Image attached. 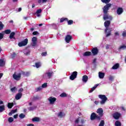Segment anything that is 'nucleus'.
<instances>
[{"mask_svg": "<svg viewBox=\"0 0 126 126\" xmlns=\"http://www.w3.org/2000/svg\"><path fill=\"white\" fill-rule=\"evenodd\" d=\"M110 24L111 21H106L104 22V26L106 28L104 32L106 37H110L112 35V29L109 28Z\"/></svg>", "mask_w": 126, "mask_h": 126, "instance_id": "obj_1", "label": "nucleus"}, {"mask_svg": "<svg viewBox=\"0 0 126 126\" xmlns=\"http://www.w3.org/2000/svg\"><path fill=\"white\" fill-rule=\"evenodd\" d=\"M98 97L101 99V101H100V104H101V105H104V104L106 103L107 100H108V98H107L105 95L99 94Z\"/></svg>", "mask_w": 126, "mask_h": 126, "instance_id": "obj_2", "label": "nucleus"}, {"mask_svg": "<svg viewBox=\"0 0 126 126\" xmlns=\"http://www.w3.org/2000/svg\"><path fill=\"white\" fill-rule=\"evenodd\" d=\"M21 74H22V72H15L13 75V77L15 80H20L21 78Z\"/></svg>", "mask_w": 126, "mask_h": 126, "instance_id": "obj_3", "label": "nucleus"}, {"mask_svg": "<svg viewBox=\"0 0 126 126\" xmlns=\"http://www.w3.org/2000/svg\"><path fill=\"white\" fill-rule=\"evenodd\" d=\"M111 6H112V4L108 3L103 7V11L104 14L108 13V11L110 9V7H111Z\"/></svg>", "mask_w": 126, "mask_h": 126, "instance_id": "obj_4", "label": "nucleus"}, {"mask_svg": "<svg viewBox=\"0 0 126 126\" xmlns=\"http://www.w3.org/2000/svg\"><path fill=\"white\" fill-rule=\"evenodd\" d=\"M53 76V72H47L43 75L44 79H50Z\"/></svg>", "mask_w": 126, "mask_h": 126, "instance_id": "obj_5", "label": "nucleus"}, {"mask_svg": "<svg viewBox=\"0 0 126 126\" xmlns=\"http://www.w3.org/2000/svg\"><path fill=\"white\" fill-rule=\"evenodd\" d=\"M28 44V39L26 38L24 40L19 42L18 45L19 47H24V46H26Z\"/></svg>", "mask_w": 126, "mask_h": 126, "instance_id": "obj_6", "label": "nucleus"}, {"mask_svg": "<svg viewBox=\"0 0 126 126\" xmlns=\"http://www.w3.org/2000/svg\"><path fill=\"white\" fill-rule=\"evenodd\" d=\"M48 100L49 102L50 105H54V104H55L56 102V101H57V98L50 96L48 98Z\"/></svg>", "mask_w": 126, "mask_h": 126, "instance_id": "obj_7", "label": "nucleus"}, {"mask_svg": "<svg viewBox=\"0 0 126 126\" xmlns=\"http://www.w3.org/2000/svg\"><path fill=\"white\" fill-rule=\"evenodd\" d=\"M72 39V36L69 34L66 35V36L65 37V41L66 43H69V42L71 41Z\"/></svg>", "mask_w": 126, "mask_h": 126, "instance_id": "obj_8", "label": "nucleus"}, {"mask_svg": "<svg viewBox=\"0 0 126 126\" xmlns=\"http://www.w3.org/2000/svg\"><path fill=\"white\" fill-rule=\"evenodd\" d=\"M32 47H35L37 45V37H33L32 39Z\"/></svg>", "mask_w": 126, "mask_h": 126, "instance_id": "obj_9", "label": "nucleus"}, {"mask_svg": "<svg viewBox=\"0 0 126 126\" xmlns=\"http://www.w3.org/2000/svg\"><path fill=\"white\" fill-rule=\"evenodd\" d=\"M77 76V72L76 71H74L71 75L70 76V79L71 80H74L76 77Z\"/></svg>", "mask_w": 126, "mask_h": 126, "instance_id": "obj_10", "label": "nucleus"}, {"mask_svg": "<svg viewBox=\"0 0 126 126\" xmlns=\"http://www.w3.org/2000/svg\"><path fill=\"white\" fill-rule=\"evenodd\" d=\"M103 19L104 20H107V19H108V20H112L113 17L112 16L110 15H108L107 13L104 15L103 16Z\"/></svg>", "mask_w": 126, "mask_h": 126, "instance_id": "obj_11", "label": "nucleus"}, {"mask_svg": "<svg viewBox=\"0 0 126 126\" xmlns=\"http://www.w3.org/2000/svg\"><path fill=\"white\" fill-rule=\"evenodd\" d=\"M113 117L115 120H119L121 117V114L119 112H115L113 114Z\"/></svg>", "mask_w": 126, "mask_h": 126, "instance_id": "obj_12", "label": "nucleus"}, {"mask_svg": "<svg viewBox=\"0 0 126 126\" xmlns=\"http://www.w3.org/2000/svg\"><path fill=\"white\" fill-rule=\"evenodd\" d=\"M103 112L104 111L102 108H98L97 110L96 113L99 115V117H102L104 115Z\"/></svg>", "mask_w": 126, "mask_h": 126, "instance_id": "obj_13", "label": "nucleus"}, {"mask_svg": "<svg viewBox=\"0 0 126 126\" xmlns=\"http://www.w3.org/2000/svg\"><path fill=\"white\" fill-rule=\"evenodd\" d=\"M98 77L100 79H103L104 77H105V73H103L102 72H98Z\"/></svg>", "mask_w": 126, "mask_h": 126, "instance_id": "obj_14", "label": "nucleus"}, {"mask_svg": "<svg viewBox=\"0 0 126 126\" xmlns=\"http://www.w3.org/2000/svg\"><path fill=\"white\" fill-rule=\"evenodd\" d=\"M41 13H42V9H39L36 10V12L34 14H36L37 17H40V16H41Z\"/></svg>", "mask_w": 126, "mask_h": 126, "instance_id": "obj_15", "label": "nucleus"}, {"mask_svg": "<svg viewBox=\"0 0 126 126\" xmlns=\"http://www.w3.org/2000/svg\"><path fill=\"white\" fill-rule=\"evenodd\" d=\"M92 53L93 54L94 56H95V55L98 54V49H97V48H94L92 50Z\"/></svg>", "mask_w": 126, "mask_h": 126, "instance_id": "obj_16", "label": "nucleus"}, {"mask_svg": "<svg viewBox=\"0 0 126 126\" xmlns=\"http://www.w3.org/2000/svg\"><path fill=\"white\" fill-rule=\"evenodd\" d=\"M124 10H123V8H118L117 11V13L118 14V15H121L122 13H123Z\"/></svg>", "mask_w": 126, "mask_h": 126, "instance_id": "obj_17", "label": "nucleus"}, {"mask_svg": "<svg viewBox=\"0 0 126 126\" xmlns=\"http://www.w3.org/2000/svg\"><path fill=\"white\" fill-rule=\"evenodd\" d=\"M22 97V93H18L15 96L16 100H19Z\"/></svg>", "mask_w": 126, "mask_h": 126, "instance_id": "obj_18", "label": "nucleus"}, {"mask_svg": "<svg viewBox=\"0 0 126 126\" xmlns=\"http://www.w3.org/2000/svg\"><path fill=\"white\" fill-rule=\"evenodd\" d=\"M88 81V76L87 75H84L82 78V81L83 82H85L86 83Z\"/></svg>", "mask_w": 126, "mask_h": 126, "instance_id": "obj_19", "label": "nucleus"}, {"mask_svg": "<svg viewBox=\"0 0 126 126\" xmlns=\"http://www.w3.org/2000/svg\"><path fill=\"white\" fill-rule=\"evenodd\" d=\"M95 119H97V116H96L95 113H93L91 115V120L93 121V120H95Z\"/></svg>", "mask_w": 126, "mask_h": 126, "instance_id": "obj_20", "label": "nucleus"}, {"mask_svg": "<svg viewBox=\"0 0 126 126\" xmlns=\"http://www.w3.org/2000/svg\"><path fill=\"white\" fill-rule=\"evenodd\" d=\"M65 116V114L63 112H60L58 114V118H63Z\"/></svg>", "mask_w": 126, "mask_h": 126, "instance_id": "obj_21", "label": "nucleus"}, {"mask_svg": "<svg viewBox=\"0 0 126 126\" xmlns=\"http://www.w3.org/2000/svg\"><path fill=\"white\" fill-rule=\"evenodd\" d=\"M24 54L26 56H29V55H30V50H29V49H25L24 50Z\"/></svg>", "mask_w": 126, "mask_h": 126, "instance_id": "obj_22", "label": "nucleus"}, {"mask_svg": "<svg viewBox=\"0 0 126 126\" xmlns=\"http://www.w3.org/2000/svg\"><path fill=\"white\" fill-rule=\"evenodd\" d=\"M83 57H89V56H91V52H86L83 54Z\"/></svg>", "mask_w": 126, "mask_h": 126, "instance_id": "obj_23", "label": "nucleus"}, {"mask_svg": "<svg viewBox=\"0 0 126 126\" xmlns=\"http://www.w3.org/2000/svg\"><path fill=\"white\" fill-rule=\"evenodd\" d=\"M5 64V62L3 59H0V66H3Z\"/></svg>", "mask_w": 126, "mask_h": 126, "instance_id": "obj_24", "label": "nucleus"}, {"mask_svg": "<svg viewBox=\"0 0 126 126\" xmlns=\"http://www.w3.org/2000/svg\"><path fill=\"white\" fill-rule=\"evenodd\" d=\"M98 86H99V84H96L94 87H93L91 90L90 91V93H92V92H93V91H94V90H95L96 88L98 87Z\"/></svg>", "mask_w": 126, "mask_h": 126, "instance_id": "obj_25", "label": "nucleus"}, {"mask_svg": "<svg viewBox=\"0 0 126 126\" xmlns=\"http://www.w3.org/2000/svg\"><path fill=\"white\" fill-rule=\"evenodd\" d=\"M98 86H99V84H96L94 87H93L91 90L90 91V93H92V92H93V91H94V90H95L96 88L98 87Z\"/></svg>", "mask_w": 126, "mask_h": 126, "instance_id": "obj_26", "label": "nucleus"}, {"mask_svg": "<svg viewBox=\"0 0 126 126\" xmlns=\"http://www.w3.org/2000/svg\"><path fill=\"white\" fill-rule=\"evenodd\" d=\"M32 122H40V118L39 117H34L32 119Z\"/></svg>", "mask_w": 126, "mask_h": 126, "instance_id": "obj_27", "label": "nucleus"}, {"mask_svg": "<svg viewBox=\"0 0 126 126\" xmlns=\"http://www.w3.org/2000/svg\"><path fill=\"white\" fill-rule=\"evenodd\" d=\"M119 63H116L113 66H112V69H118V68H119Z\"/></svg>", "mask_w": 126, "mask_h": 126, "instance_id": "obj_28", "label": "nucleus"}, {"mask_svg": "<svg viewBox=\"0 0 126 126\" xmlns=\"http://www.w3.org/2000/svg\"><path fill=\"white\" fill-rule=\"evenodd\" d=\"M16 112H17V109L12 110L10 113H9L8 115L9 116H12V114H14L15 113H16Z\"/></svg>", "mask_w": 126, "mask_h": 126, "instance_id": "obj_29", "label": "nucleus"}, {"mask_svg": "<svg viewBox=\"0 0 126 126\" xmlns=\"http://www.w3.org/2000/svg\"><path fill=\"white\" fill-rule=\"evenodd\" d=\"M115 126H122V123L119 121L115 122Z\"/></svg>", "mask_w": 126, "mask_h": 126, "instance_id": "obj_30", "label": "nucleus"}, {"mask_svg": "<svg viewBox=\"0 0 126 126\" xmlns=\"http://www.w3.org/2000/svg\"><path fill=\"white\" fill-rule=\"evenodd\" d=\"M13 103H8L7 107L9 108V109H11L12 107H13Z\"/></svg>", "mask_w": 126, "mask_h": 126, "instance_id": "obj_31", "label": "nucleus"}, {"mask_svg": "<svg viewBox=\"0 0 126 126\" xmlns=\"http://www.w3.org/2000/svg\"><path fill=\"white\" fill-rule=\"evenodd\" d=\"M4 111V105L0 106V113L3 112Z\"/></svg>", "mask_w": 126, "mask_h": 126, "instance_id": "obj_32", "label": "nucleus"}, {"mask_svg": "<svg viewBox=\"0 0 126 126\" xmlns=\"http://www.w3.org/2000/svg\"><path fill=\"white\" fill-rule=\"evenodd\" d=\"M48 0H38V3H44L45 2H47Z\"/></svg>", "mask_w": 126, "mask_h": 126, "instance_id": "obj_33", "label": "nucleus"}, {"mask_svg": "<svg viewBox=\"0 0 126 126\" xmlns=\"http://www.w3.org/2000/svg\"><path fill=\"white\" fill-rule=\"evenodd\" d=\"M15 35V33L14 32H12L9 36V38L10 39H12V38H13V37H14V35Z\"/></svg>", "mask_w": 126, "mask_h": 126, "instance_id": "obj_34", "label": "nucleus"}, {"mask_svg": "<svg viewBox=\"0 0 126 126\" xmlns=\"http://www.w3.org/2000/svg\"><path fill=\"white\" fill-rule=\"evenodd\" d=\"M108 78L110 81H113V80H114V79L115 78V77H114V76H112L110 75L109 76Z\"/></svg>", "mask_w": 126, "mask_h": 126, "instance_id": "obj_35", "label": "nucleus"}, {"mask_svg": "<svg viewBox=\"0 0 126 126\" xmlns=\"http://www.w3.org/2000/svg\"><path fill=\"white\" fill-rule=\"evenodd\" d=\"M42 89H43V88H42V87H39L38 88H36L35 89V91L36 92H38L39 91H41V90H42Z\"/></svg>", "mask_w": 126, "mask_h": 126, "instance_id": "obj_36", "label": "nucleus"}, {"mask_svg": "<svg viewBox=\"0 0 126 126\" xmlns=\"http://www.w3.org/2000/svg\"><path fill=\"white\" fill-rule=\"evenodd\" d=\"M101 1L103 3H109V2L111 1V0H101Z\"/></svg>", "mask_w": 126, "mask_h": 126, "instance_id": "obj_37", "label": "nucleus"}, {"mask_svg": "<svg viewBox=\"0 0 126 126\" xmlns=\"http://www.w3.org/2000/svg\"><path fill=\"white\" fill-rule=\"evenodd\" d=\"M41 66V63H35V67L36 68H39Z\"/></svg>", "mask_w": 126, "mask_h": 126, "instance_id": "obj_38", "label": "nucleus"}, {"mask_svg": "<svg viewBox=\"0 0 126 126\" xmlns=\"http://www.w3.org/2000/svg\"><path fill=\"white\" fill-rule=\"evenodd\" d=\"M122 49H123V50H125V49H126V45H123L120 46V47H119V50H122Z\"/></svg>", "mask_w": 126, "mask_h": 126, "instance_id": "obj_39", "label": "nucleus"}, {"mask_svg": "<svg viewBox=\"0 0 126 126\" xmlns=\"http://www.w3.org/2000/svg\"><path fill=\"white\" fill-rule=\"evenodd\" d=\"M19 118L20 119H24L25 118V115L23 113H21L19 115Z\"/></svg>", "mask_w": 126, "mask_h": 126, "instance_id": "obj_40", "label": "nucleus"}, {"mask_svg": "<svg viewBox=\"0 0 126 126\" xmlns=\"http://www.w3.org/2000/svg\"><path fill=\"white\" fill-rule=\"evenodd\" d=\"M48 86V83H45L43 84L42 85L41 87L42 88H46Z\"/></svg>", "mask_w": 126, "mask_h": 126, "instance_id": "obj_41", "label": "nucleus"}, {"mask_svg": "<svg viewBox=\"0 0 126 126\" xmlns=\"http://www.w3.org/2000/svg\"><path fill=\"white\" fill-rule=\"evenodd\" d=\"M104 125H105V122H104V120H102L98 126H104Z\"/></svg>", "mask_w": 126, "mask_h": 126, "instance_id": "obj_42", "label": "nucleus"}, {"mask_svg": "<svg viewBox=\"0 0 126 126\" xmlns=\"http://www.w3.org/2000/svg\"><path fill=\"white\" fill-rule=\"evenodd\" d=\"M11 32V31H10V30H6L4 31V33H5V34H10Z\"/></svg>", "mask_w": 126, "mask_h": 126, "instance_id": "obj_43", "label": "nucleus"}, {"mask_svg": "<svg viewBox=\"0 0 126 126\" xmlns=\"http://www.w3.org/2000/svg\"><path fill=\"white\" fill-rule=\"evenodd\" d=\"M17 90V88H16V87H14V88H12L11 89V91L12 92H15Z\"/></svg>", "mask_w": 126, "mask_h": 126, "instance_id": "obj_44", "label": "nucleus"}, {"mask_svg": "<svg viewBox=\"0 0 126 126\" xmlns=\"http://www.w3.org/2000/svg\"><path fill=\"white\" fill-rule=\"evenodd\" d=\"M8 121L9 123H12L13 122V118L12 117H10L8 119Z\"/></svg>", "mask_w": 126, "mask_h": 126, "instance_id": "obj_45", "label": "nucleus"}, {"mask_svg": "<svg viewBox=\"0 0 126 126\" xmlns=\"http://www.w3.org/2000/svg\"><path fill=\"white\" fill-rule=\"evenodd\" d=\"M67 23H68V25H71V24H72V23H73V21L72 20H67Z\"/></svg>", "mask_w": 126, "mask_h": 126, "instance_id": "obj_46", "label": "nucleus"}, {"mask_svg": "<svg viewBox=\"0 0 126 126\" xmlns=\"http://www.w3.org/2000/svg\"><path fill=\"white\" fill-rule=\"evenodd\" d=\"M60 97H62V98L63 97H66V94L63 93L61 94H60Z\"/></svg>", "mask_w": 126, "mask_h": 126, "instance_id": "obj_47", "label": "nucleus"}, {"mask_svg": "<svg viewBox=\"0 0 126 126\" xmlns=\"http://www.w3.org/2000/svg\"><path fill=\"white\" fill-rule=\"evenodd\" d=\"M3 29V24H2V23L0 22V30H1Z\"/></svg>", "mask_w": 126, "mask_h": 126, "instance_id": "obj_48", "label": "nucleus"}, {"mask_svg": "<svg viewBox=\"0 0 126 126\" xmlns=\"http://www.w3.org/2000/svg\"><path fill=\"white\" fill-rule=\"evenodd\" d=\"M66 20L67 21V18H61L60 19V22H63V21Z\"/></svg>", "mask_w": 126, "mask_h": 126, "instance_id": "obj_49", "label": "nucleus"}, {"mask_svg": "<svg viewBox=\"0 0 126 126\" xmlns=\"http://www.w3.org/2000/svg\"><path fill=\"white\" fill-rule=\"evenodd\" d=\"M80 118H79L78 119H77L75 121V123L76 124H78V123H79V122L80 121Z\"/></svg>", "mask_w": 126, "mask_h": 126, "instance_id": "obj_50", "label": "nucleus"}, {"mask_svg": "<svg viewBox=\"0 0 126 126\" xmlns=\"http://www.w3.org/2000/svg\"><path fill=\"white\" fill-rule=\"evenodd\" d=\"M115 37H119L120 36V33L119 32H117L115 33Z\"/></svg>", "mask_w": 126, "mask_h": 126, "instance_id": "obj_51", "label": "nucleus"}, {"mask_svg": "<svg viewBox=\"0 0 126 126\" xmlns=\"http://www.w3.org/2000/svg\"><path fill=\"white\" fill-rule=\"evenodd\" d=\"M3 35H4L3 34L0 33V40H1L2 39H3Z\"/></svg>", "mask_w": 126, "mask_h": 126, "instance_id": "obj_52", "label": "nucleus"}, {"mask_svg": "<svg viewBox=\"0 0 126 126\" xmlns=\"http://www.w3.org/2000/svg\"><path fill=\"white\" fill-rule=\"evenodd\" d=\"M122 36H123V37H126V31H125L123 32Z\"/></svg>", "mask_w": 126, "mask_h": 126, "instance_id": "obj_53", "label": "nucleus"}, {"mask_svg": "<svg viewBox=\"0 0 126 126\" xmlns=\"http://www.w3.org/2000/svg\"><path fill=\"white\" fill-rule=\"evenodd\" d=\"M41 55L43 57H45L47 56V52H43L41 54Z\"/></svg>", "mask_w": 126, "mask_h": 126, "instance_id": "obj_54", "label": "nucleus"}, {"mask_svg": "<svg viewBox=\"0 0 126 126\" xmlns=\"http://www.w3.org/2000/svg\"><path fill=\"white\" fill-rule=\"evenodd\" d=\"M23 92V89L21 88L19 90V93H22Z\"/></svg>", "mask_w": 126, "mask_h": 126, "instance_id": "obj_55", "label": "nucleus"}, {"mask_svg": "<svg viewBox=\"0 0 126 126\" xmlns=\"http://www.w3.org/2000/svg\"><path fill=\"white\" fill-rule=\"evenodd\" d=\"M15 56H16V54H15V53H13V54L11 55V58L13 59L14 57H15Z\"/></svg>", "mask_w": 126, "mask_h": 126, "instance_id": "obj_56", "label": "nucleus"}, {"mask_svg": "<svg viewBox=\"0 0 126 126\" xmlns=\"http://www.w3.org/2000/svg\"><path fill=\"white\" fill-rule=\"evenodd\" d=\"M38 34H39V33H38V32H34L32 33L33 35H38Z\"/></svg>", "mask_w": 126, "mask_h": 126, "instance_id": "obj_57", "label": "nucleus"}, {"mask_svg": "<svg viewBox=\"0 0 126 126\" xmlns=\"http://www.w3.org/2000/svg\"><path fill=\"white\" fill-rule=\"evenodd\" d=\"M94 104H95V105H98V104H99V101L98 100H95L94 102Z\"/></svg>", "mask_w": 126, "mask_h": 126, "instance_id": "obj_58", "label": "nucleus"}, {"mask_svg": "<svg viewBox=\"0 0 126 126\" xmlns=\"http://www.w3.org/2000/svg\"><path fill=\"white\" fill-rule=\"evenodd\" d=\"M33 110H34V108L33 107L29 108V111H33Z\"/></svg>", "mask_w": 126, "mask_h": 126, "instance_id": "obj_59", "label": "nucleus"}, {"mask_svg": "<svg viewBox=\"0 0 126 126\" xmlns=\"http://www.w3.org/2000/svg\"><path fill=\"white\" fill-rule=\"evenodd\" d=\"M80 122L81 124H84L85 123V121L84 119H82Z\"/></svg>", "mask_w": 126, "mask_h": 126, "instance_id": "obj_60", "label": "nucleus"}, {"mask_svg": "<svg viewBox=\"0 0 126 126\" xmlns=\"http://www.w3.org/2000/svg\"><path fill=\"white\" fill-rule=\"evenodd\" d=\"M18 117V115L16 114L14 116V119H17V117Z\"/></svg>", "mask_w": 126, "mask_h": 126, "instance_id": "obj_61", "label": "nucleus"}, {"mask_svg": "<svg viewBox=\"0 0 126 126\" xmlns=\"http://www.w3.org/2000/svg\"><path fill=\"white\" fill-rule=\"evenodd\" d=\"M96 61H97V59H94L93 61V63H96Z\"/></svg>", "mask_w": 126, "mask_h": 126, "instance_id": "obj_62", "label": "nucleus"}, {"mask_svg": "<svg viewBox=\"0 0 126 126\" xmlns=\"http://www.w3.org/2000/svg\"><path fill=\"white\" fill-rule=\"evenodd\" d=\"M27 126H34L33 124H30L27 125Z\"/></svg>", "mask_w": 126, "mask_h": 126, "instance_id": "obj_63", "label": "nucleus"}, {"mask_svg": "<svg viewBox=\"0 0 126 126\" xmlns=\"http://www.w3.org/2000/svg\"><path fill=\"white\" fill-rule=\"evenodd\" d=\"M32 8H34V7H35V4L32 3Z\"/></svg>", "mask_w": 126, "mask_h": 126, "instance_id": "obj_64", "label": "nucleus"}]
</instances>
